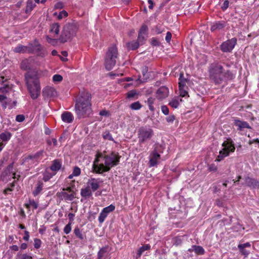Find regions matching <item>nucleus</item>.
I'll return each instance as SVG.
<instances>
[{
    "instance_id": "nucleus-1",
    "label": "nucleus",
    "mask_w": 259,
    "mask_h": 259,
    "mask_svg": "<svg viewBox=\"0 0 259 259\" xmlns=\"http://www.w3.org/2000/svg\"><path fill=\"white\" fill-rule=\"evenodd\" d=\"M120 157L115 151H112L108 154L97 153L93 164V172L101 174L109 171L111 167L119 164Z\"/></svg>"
},
{
    "instance_id": "nucleus-2",
    "label": "nucleus",
    "mask_w": 259,
    "mask_h": 259,
    "mask_svg": "<svg viewBox=\"0 0 259 259\" xmlns=\"http://www.w3.org/2000/svg\"><path fill=\"white\" fill-rule=\"evenodd\" d=\"M91 95L88 92L83 91L80 93L75 105V112L78 118H84L91 113Z\"/></svg>"
},
{
    "instance_id": "nucleus-3",
    "label": "nucleus",
    "mask_w": 259,
    "mask_h": 259,
    "mask_svg": "<svg viewBox=\"0 0 259 259\" xmlns=\"http://www.w3.org/2000/svg\"><path fill=\"white\" fill-rule=\"evenodd\" d=\"M27 89L33 100L37 99L40 94V85L37 76L30 73L25 75Z\"/></svg>"
},
{
    "instance_id": "nucleus-4",
    "label": "nucleus",
    "mask_w": 259,
    "mask_h": 259,
    "mask_svg": "<svg viewBox=\"0 0 259 259\" xmlns=\"http://www.w3.org/2000/svg\"><path fill=\"white\" fill-rule=\"evenodd\" d=\"M223 70V66L218 62H214L210 65L208 69L209 77L215 84L222 83Z\"/></svg>"
},
{
    "instance_id": "nucleus-5",
    "label": "nucleus",
    "mask_w": 259,
    "mask_h": 259,
    "mask_svg": "<svg viewBox=\"0 0 259 259\" xmlns=\"http://www.w3.org/2000/svg\"><path fill=\"white\" fill-rule=\"evenodd\" d=\"M76 191L75 181H71L69 185L63 188L61 192H58L57 195L61 200L72 201L76 197Z\"/></svg>"
},
{
    "instance_id": "nucleus-6",
    "label": "nucleus",
    "mask_w": 259,
    "mask_h": 259,
    "mask_svg": "<svg viewBox=\"0 0 259 259\" xmlns=\"http://www.w3.org/2000/svg\"><path fill=\"white\" fill-rule=\"evenodd\" d=\"M118 56V50L116 46L113 45L108 48L105 58V66L107 70H111L116 64Z\"/></svg>"
},
{
    "instance_id": "nucleus-7",
    "label": "nucleus",
    "mask_w": 259,
    "mask_h": 259,
    "mask_svg": "<svg viewBox=\"0 0 259 259\" xmlns=\"http://www.w3.org/2000/svg\"><path fill=\"white\" fill-rule=\"evenodd\" d=\"M222 146L223 148L220 151L219 155L216 159L217 161H221L225 157L228 156L230 153L234 152L235 150L234 143L230 138L224 141Z\"/></svg>"
},
{
    "instance_id": "nucleus-8",
    "label": "nucleus",
    "mask_w": 259,
    "mask_h": 259,
    "mask_svg": "<svg viewBox=\"0 0 259 259\" xmlns=\"http://www.w3.org/2000/svg\"><path fill=\"white\" fill-rule=\"evenodd\" d=\"M153 136V130L149 126L145 125L140 127L138 131L139 143L144 144L150 140Z\"/></svg>"
},
{
    "instance_id": "nucleus-9",
    "label": "nucleus",
    "mask_w": 259,
    "mask_h": 259,
    "mask_svg": "<svg viewBox=\"0 0 259 259\" xmlns=\"http://www.w3.org/2000/svg\"><path fill=\"white\" fill-rule=\"evenodd\" d=\"M30 47H32L33 52L30 54H35L37 56L45 57L47 54V51L45 49L39 42L37 39H35L32 42H30Z\"/></svg>"
},
{
    "instance_id": "nucleus-10",
    "label": "nucleus",
    "mask_w": 259,
    "mask_h": 259,
    "mask_svg": "<svg viewBox=\"0 0 259 259\" xmlns=\"http://www.w3.org/2000/svg\"><path fill=\"white\" fill-rule=\"evenodd\" d=\"M45 154V152L44 150H39L34 154L27 156L25 158V161L37 165L42 159Z\"/></svg>"
},
{
    "instance_id": "nucleus-11",
    "label": "nucleus",
    "mask_w": 259,
    "mask_h": 259,
    "mask_svg": "<svg viewBox=\"0 0 259 259\" xmlns=\"http://www.w3.org/2000/svg\"><path fill=\"white\" fill-rule=\"evenodd\" d=\"M237 38H232L224 41L220 46L221 50L224 53L231 52L237 44Z\"/></svg>"
},
{
    "instance_id": "nucleus-12",
    "label": "nucleus",
    "mask_w": 259,
    "mask_h": 259,
    "mask_svg": "<svg viewBox=\"0 0 259 259\" xmlns=\"http://www.w3.org/2000/svg\"><path fill=\"white\" fill-rule=\"evenodd\" d=\"M168 95V88L165 86H161L157 90L155 93V97L158 100L162 101L167 98Z\"/></svg>"
},
{
    "instance_id": "nucleus-13",
    "label": "nucleus",
    "mask_w": 259,
    "mask_h": 259,
    "mask_svg": "<svg viewBox=\"0 0 259 259\" xmlns=\"http://www.w3.org/2000/svg\"><path fill=\"white\" fill-rule=\"evenodd\" d=\"M161 156L156 148H154V150L151 152L149 156V165L150 167H154L156 166L158 163V160L160 159Z\"/></svg>"
},
{
    "instance_id": "nucleus-14",
    "label": "nucleus",
    "mask_w": 259,
    "mask_h": 259,
    "mask_svg": "<svg viewBox=\"0 0 259 259\" xmlns=\"http://www.w3.org/2000/svg\"><path fill=\"white\" fill-rule=\"evenodd\" d=\"M233 123L237 127V130L239 131H242L244 128H251V127L247 122L241 120L237 117H234L233 118Z\"/></svg>"
},
{
    "instance_id": "nucleus-15",
    "label": "nucleus",
    "mask_w": 259,
    "mask_h": 259,
    "mask_svg": "<svg viewBox=\"0 0 259 259\" xmlns=\"http://www.w3.org/2000/svg\"><path fill=\"white\" fill-rule=\"evenodd\" d=\"M102 182L100 179L91 178L87 183V185L92 191L94 192L99 188L100 184Z\"/></svg>"
},
{
    "instance_id": "nucleus-16",
    "label": "nucleus",
    "mask_w": 259,
    "mask_h": 259,
    "mask_svg": "<svg viewBox=\"0 0 259 259\" xmlns=\"http://www.w3.org/2000/svg\"><path fill=\"white\" fill-rule=\"evenodd\" d=\"M42 94L45 99H50L55 97L57 95V92L54 88L47 86L43 89Z\"/></svg>"
},
{
    "instance_id": "nucleus-17",
    "label": "nucleus",
    "mask_w": 259,
    "mask_h": 259,
    "mask_svg": "<svg viewBox=\"0 0 259 259\" xmlns=\"http://www.w3.org/2000/svg\"><path fill=\"white\" fill-rule=\"evenodd\" d=\"M13 51L14 52L18 53H28L30 54L33 52V50H32V47H30V43H29L28 46L19 45L15 47Z\"/></svg>"
},
{
    "instance_id": "nucleus-18",
    "label": "nucleus",
    "mask_w": 259,
    "mask_h": 259,
    "mask_svg": "<svg viewBox=\"0 0 259 259\" xmlns=\"http://www.w3.org/2000/svg\"><path fill=\"white\" fill-rule=\"evenodd\" d=\"M227 25V22L225 21H215L212 23L210 27V30L211 32L216 30H221L223 29Z\"/></svg>"
},
{
    "instance_id": "nucleus-19",
    "label": "nucleus",
    "mask_w": 259,
    "mask_h": 259,
    "mask_svg": "<svg viewBox=\"0 0 259 259\" xmlns=\"http://www.w3.org/2000/svg\"><path fill=\"white\" fill-rule=\"evenodd\" d=\"M98 259H110L109 249L108 247L101 248L98 253Z\"/></svg>"
},
{
    "instance_id": "nucleus-20",
    "label": "nucleus",
    "mask_w": 259,
    "mask_h": 259,
    "mask_svg": "<svg viewBox=\"0 0 259 259\" xmlns=\"http://www.w3.org/2000/svg\"><path fill=\"white\" fill-rule=\"evenodd\" d=\"M73 35H72V33H70L63 29V30L59 38V41L61 43H64L67 42V41L70 40Z\"/></svg>"
},
{
    "instance_id": "nucleus-21",
    "label": "nucleus",
    "mask_w": 259,
    "mask_h": 259,
    "mask_svg": "<svg viewBox=\"0 0 259 259\" xmlns=\"http://www.w3.org/2000/svg\"><path fill=\"white\" fill-rule=\"evenodd\" d=\"M245 181L246 185L249 187L253 188H259V181L253 178L247 177L245 178Z\"/></svg>"
},
{
    "instance_id": "nucleus-22",
    "label": "nucleus",
    "mask_w": 259,
    "mask_h": 259,
    "mask_svg": "<svg viewBox=\"0 0 259 259\" xmlns=\"http://www.w3.org/2000/svg\"><path fill=\"white\" fill-rule=\"evenodd\" d=\"M14 163L12 162L8 165L7 168L5 169L3 173V175L4 176H9L11 173H12L13 178L15 179H17L18 180L20 176L18 175L17 177L16 176V174L15 172H13L12 170L13 168Z\"/></svg>"
},
{
    "instance_id": "nucleus-23",
    "label": "nucleus",
    "mask_w": 259,
    "mask_h": 259,
    "mask_svg": "<svg viewBox=\"0 0 259 259\" xmlns=\"http://www.w3.org/2000/svg\"><path fill=\"white\" fill-rule=\"evenodd\" d=\"M62 160L60 159H56L52 161V164L50 166V169L53 171H58L62 167Z\"/></svg>"
},
{
    "instance_id": "nucleus-24",
    "label": "nucleus",
    "mask_w": 259,
    "mask_h": 259,
    "mask_svg": "<svg viewBox=\"0 0 259 259\" xmlns=\"http://www.w3.org/2000/svg\"><path fill=\"white\" fill-rule=\"evenodd\" d=\"M251 245L249 243L247 242L244 244H240L238 245V247L242 253V254L247 256L249 253V250H247L246 248H250Z\"/></svg>"
},
{
    "instance_id": "nucleus-25",
    "label": "nucleus",
    "mask_w": 259,
    "mask_h": 259,
    "mask_svg": "<svg viewBox=\"0 0 259 259\" xmlns=\"http://www.w3.org/2000/svg\"><path fill=\"white\" fill-rule=\"evenodd\" d=\"M61 118L64 122L69 123L72 122L74 117L71 112L65 111L62 114Z\"/></svg>"
},
{
    "instance_id": "nucleus-26",
    "label": "nucleus",
    "mask_w": 259,
    "mask_h": 259,
    "mask_svg": "<svg viewBox=\"0 0 259 259\" xmlns=\"http://www.w3.org/2000/svg\"><path fill=\"white\" fill-rule=\"evenodd\" d=\"M5 81L4 76H1L0 81L2 83V86L0 87V92L3 94L7 93L11 90V87L9 84L5 83Z\"/></svg>"
},
{
    "instance_id": "nucleus-27",
    "label": "nucleus",
    "mask_w": 259,
    "mask_h": 259,
    "mask_svg": "<svg viewBox=\"0 0 259 259\" xmlns=\"http://www.w3.org/2000/svg\"><path fill=\"white\" fill-rule=\"evenodd\" d=\"M222 82L224 81L231 80L235 78V75L230 70L223 71Z\"/></svg>"
},
{
    "instance_id": "nucleus-28",
    "label": "nucleus",
    "mask_w": 259,
    "mask_h": 259,
    "mask_svg": "<svg viewBox=\"0 0 259 259\" xmlns=\"http://www.w3.org/2000/svg\"><path fill=\"white\" fill-rule=\"evenodd\" d=\"M64 29L65 30H67L68 32H70V33L72 32V35L74 36L76 32L77 31V27L76 25L72 23H68L66 24L64 28Z\"/></svg>"
},
{
    "instance_id": "nucleus-29",
    "label": "nucleus",
    "mask_w": 259,
    "mask_h": 259,
    "mask_svg": "<svg viewBox=\"0 0 259 259\" xmlns=\"http://www.w3.org/2000/svg\"><path fill=\"white\" fill-rule=\"evenodd\" d=\"M35 7L36 5L32 0H28L26 2V6L25 10V13L27 14H30Z\"/></svg>"
},
{
    "instance_id": "nucleus-30",
    "label": "nucleus",
    "mask_w": 259,
    "mask_h": 259,
    "mask_svg": "<svg viewBox=\"0 0 259 259\" xmlns=\"http://www.w3.org/2000/svg\"><path fill=\"white\" fill-rule=\"evenodd\" d=\"M12 137V134L9 132H5L0 134V139L2 142L5 144L10 140Z\"/></svg>"
},
{
    "instance_id": "nucleus-31",
    "label": "nucleus",
    "mask_w": 259,
    "mask_h": 259,
    "mask_svg": "<svg viewBox=\"0 0 259 259\" xmlns=\"http://www.w3.org/2000/svg\"><path fill=\"white\" fill-rule=\"evenodd\" d=\"M92 191L89 188V187L87 186L85 188L81 189V196L84 198H89L92 196Z\"/></svg>"
},
{
    "instance_id": "nucleus-32",
    "label": "nucleus",
    "mask_w": 259,
    "mask_h": 259,
    "mask_svg": "<svg viewBox=\"0 0 259 259\" xmlns=\"http://www.w3.org/2000/svg\"><path fill=\"white\" fill-rule=\"evenodd\" d=\"M188 80L184 78L183 73H181L179 78V88H187Z\"/></svg>"
},
{
    "instance_id": "nucleus-33",
    "label": "nucleus",
    "mask_w": 259,
    "mask_h": 259,
    "mask_svg": "<svg viewBox=\"0 0 259 259\" xmlns=\"http://www.w3.org/2000/svg\"><path fill=\"white\" fill-rule=\"evenodd\" d=\"M190 251H194L196 254H203L204 253V249L200 246L193 245L189 249Z\"/></svg>"
},
{
    "instance_id": "nucleus-34",
    "label": "nucleus",
    "mask_w": 259,
    "mask_h": 259,
    "mask_svg": "<svg viewBox=\"0 0 259 259\" xmlns=\"http://www.w3.org/2000/svg\"><path fill=\"white\" fill-rule=\"evenodd\" d=\"M139 45L140 44L139 42L135 40L132 41L126 44V46L130 50H135L138 49Z\"/></svg>"
},
{
    "instance_id": "nucleus-35",
    "label": "nucleus",
    "mask_w": 259,
    "mask_h": 259,
    "mask_svg": "<svg viewBox=\"0 0 259 259\" xmlns=\"http://www.w3.org/2000/svg\"><path fill=\"white\" fill-rule=\"evenodd\" d=\"M26 208L29 210H34L37 208L38 204L33 200H29V202L25 204Z\"/></svg>"
},
{
    "instance_id": "nucleus-36",
    "label": "nucleus",
    "mask_w": 259,
    "mask_h": 259,
    "mask_svg": "<svg viewBox=\"0 0 259 259\" xmlns=\"http://www.w3.org/2000/svg\"><path fill=\"white\" fill-rule=\"evenodd\" d=\"M126 98L129 99H137L138 98V93L135 90L130 91L126 94Z\"/></svg>"
},
{
    "instance_id": "nucleus-37",
    "label": "nucleus",
    "mask_w": 259,
    "mask_h": 259,
    "mask_svg": "<svg viewBox=\"0 0 259 259\" xmlns=\"http://www.w3.org/2000/svg\"><path fill=\"white\" fill-rule=\"evenodd\" d=\"M155 101V98L153 97H149L148 98L147 101H146V103L148 106L149 110L152 111L154 112L155 111V108L153 106V104Z\"/></svg>"
},
{
    "instance_id": "nucleus-38",
    "label": "nucleus",
    "mask_w": 259,
    "mask_h": 259,
    "mask_svg": "<svg viewBox=\"0 0 259 259\" xmlns=\"http://www.w3.org/2000/svg\"><path fill=\"white\" fill-rule=\"evenodd\" d=\"M43 187V183L39 181L36 185V187H35L34 190L33 191V194L34 196H36L37 195H38L40 192L42 191Z\"/></svg>"
},
{
    "instance_id": "nucleus-39",
    "label": "nucleus",
    "mask_w": 259,
    "mask_h": 259,
    "mask_svg": "<svg viewBox=\"0 0 259 259\" xmlns=\"http://www.w3.org/2000/svg\"><path fill=\"white\" fill-rule=\"evenodd\" d=\"M51 32H54L56 35L59 34L60 32V25L58 23H55L51 26Z\"/></svg>"
},
{
    "instance_id": "nucleus-40",
    "label": "nucleus",
    "mask_w": 259,
    "mask_h": 259,
    "mask_svg": "<svg viewBox=\"0 0 259 259\" xmlns=\"http://www.w3.org/2000/svg\"><path fill=\"white\" fill-rule=\"evenodd\" d=\"M150 248V246L148 244H146L142 246L138 251L137 257H139L146 250H149Z\"/></svg>"
},
{
    "instance_id": "nucleus-41",
    "label": "nucleus",
    "mask_w": 259,
    "mask_h": 259,
    "mask_svg": "<svg viewBox=\"0 0 259 259\" xmlns=\"http://www.w3.org/2000/svg\"><path fill=\"white\" fill-rule=\"evenodd\" d=\"M142 105H141L139 101L134 102L132 103L130 106V108L134 110H140L142 108Z\"/></svg>"
},
{
    "instance_id": "nucleus-42",
    "label": "nucleus",
    "mask_w": 259,
    "mask_h": 259,
    "mask_svg": "<svg viewBox=\"0 0 259 259\" xmlns=\"http://www.w3.org/2000/svg\"><path fill=\"white\" fill-rule=\"evenodd\" d=\"M16 259H32V257L26 253H18Z\"/></svg>"
},
{
    "instance_id": "nucleus-43",
    "label": "nucleus",
    "mask_w": 259,
    "mask_h": 259,
    "mask_svg": "<svg viewBox=\"0 0 259 259\" xmlns=\"http://www.w3.org/2000/svg\"><path fill=\"white\" fill-rule=\"evenodd\" d=\"M56 175V172L52 174L51 172H46L44 174V177L42 180L45 182H47L49 181L53 176Z\"/></svg>"
},
{
    "instance_id": "nucleus-44",
    "label": "nucleus",
    "mask_w": 259,
    "mask_h": 259,
    "mask_svg": "<svg viewBox=\"0 0 259 259\" xmlns=\"http://www.w3.org/2000/svg\"><path fill=\"white\" fill-rule=\"evenodd\" d=\"M169 105L174 108H177L179 105V101L178 98H174L169 102Z\"/></svg>"
},
{
    "instance_id": "nucleus-45",
    "label": "nucleus",
    "mask_w": 259,
    "mask_h": 259,
    "mask_svg": "<svg viewBox=\"0 0 259 259\" xmlns=\"http://www.w3.org/2000/svg\"><path fill=\"white\" fill-rule=\"evenodd\" d=\"M21 68L24 70H27L30 68L28 61L27 60H23L20 64Z\"/></svg>"
},
{
    "instance_id": "nucleus-46",
    "label": "nucleus",
    "mask_w": 259,
    "mask_h": 259,
    "mask_svg": "<svg viewBox=\"0 0 259 259\" xmlns=\"http://www.w3.org/2000/svg\"><path fill=\"white\" fill-rule=\"evenodd\" d=\"M103 138L105 140H108L111 141H114L112 135L108 131H106L103 133Z\"/></svg>"
},
{
    "instance_id": "nucleus-47",
    "label": "nucleus",
    "mask_w": 259,
    "mask_h": 259,
    "mask_svg": "<svg viewBox=\"0 0 259 259\" xmlns=\"http://www.w3.org/2000/svg\"><path fill=\"white\" fill-rule=\"evenodd\" d=\"M74 233L76 236L79 239L82 240L83 239V235L81 233L80 229L78 227H76L74 230Z\"/></svg>"
},
{
    "instance_id": "nucleus-48",
    "label": "nucleus",
    "mask_w": 259,
    "mask_h": 259,
    "mask_svg": "<svg viewBox=\"0 0 259 259\" xmlns=\"http://www.w3.org/2000/svg\"><path fill=\"white\" fill-rule=\"evenodd\" d=\"M108 212L109 211H102L101 212L99 217V221L101 223H102L105 221V219L108 215Z\"/></svg>"
},
{
    "instance_id": "nucleus-49",
    "label": "nucleus",
    "mask_w": 259,
    "mask_h": 259,
    "mask_svg": "<svg viewBox=\"0 0 259 259\" xmlns=\"http://www.w3.org/2000/svg\"><path fill=\"white\" fill-rule=\"evenodd\" d=\"M188 88H179L180 96L182 97H185L189 96L188 91H187Z\"/></svg>"
},
{
    "instance_id": "nucleus-50",
    "label": "nucleus",
    "mask_w": 259,
    "mask_h": 259,
    "mask_svg": "<svg viewBox=\"0 0 259 259\" xmlns=\"http://www.w3.org/2000/svg\"><path fill=\"white\" fill-rule=\"evenodd\" d=\"M147 31H148L147 26L145 24H143L142 25V26L139 31V34L146 35L147 34Z\"/></svg>"
},
{
    "instance_id": "nucleus-51",
    "label": "nucleus",
    "mask_w": 259,
    "mask_h": 259,
    "mask_svg": "<svg viewBox=\"0 0 259 259\" xmlns=\"http://www.w3.org/2000/svg\"><path fill=\"white\" fill-rule=\"evenodd\" d=\"M164 31V28L161 25H157L155 27V32L157 34H160Z\"/></svg>"
},
{
    "instance_id": "nucleus-52",
    "label": "nucleus",
    "mask_w": 259,
    "mask_h": 259,
    "mask_svg": "<svg viewBox=\"0 0 259 259\" xmlns=\"http://www.w3.org/2000/svg\"><path fill=\"white\" fill-rule=\"evenodd\" d=\"M58 40H59V39L52 38L50 37L49 36H47V42L48 43L52 45L53 46L56 45Z\"/></svg>"
},
{
    "instance_id": "nucleus-53",
    "label": "nucleus",
    "mask_w": 259,
    "mask_h": 259,
    "mask_svg": "<svg viewBox=\"0 0 259 259\" xmlns=\"http://www.w3.org/2000/svg\"><path fill=\"white\" fill-rule=\"evenodd\" d=\"M71 225L72 223L69 222L68 224L65 226L63 231L66 234H68L71 232L72 229Z\"/></svg>"
},
{
    "instance_id": "nucleus-54",
    "label": "nucleus",
    "mask_w": 259,
    "mask_h": 259,
    "mask_svg": "<svg viewBox=\"0 0 259 259\" xmlns=\"http://www.w3.org/2000/svg\"><path fill=\"white\" fill-rule=\"evenodd\" d=\"M63 80V77L60 74H55L53 76L54 82H61Z\"/></svg>"
},
{
    "instance_id": "nucleus-55",
    "label": "nucleus",
    "mask_w": 259,
    "mask_h": 259,
    "mask_svg": "<svg viewBox=\"0 0 259 259\" xmlns=\"http://www.w3.org/2000/svg\"><path fill=\"white\" fill-rule=\"evenodd\" d=\"M80 169L78 166H75L73 168L72 175L75 177H77L80 175Z\"/></svg>"
},
{
    "instance_id": "nucleus-56",
    "label": "nucleus",
    "mask_w": 259,
    "mask_h": 259,
    "mask_svg": "<svg viewBox=\"0 0 259 259\" xmlns=\"http://www.w3.org/2000/svg\"><path fill=\"white\" fill-rule=\"evenodd\" d=\"M151 44L153 46L157 47L160 45V42L156 38L152 37L151 41Z\"/></svg>"
},
{
    "instance_id": "nucleus-57",
    "label": "nucleus",
    "mask_w": 259,
    "mask_h": 259,
    "mask_svg": "<svg viewBox=\"0 0 259 259\" xmlns=\"http://www.w3.org/2000/svg\"><path fill=\"white\" fill-rule=\"evenodd\" d=\"M68 16V13L66 11L63 10L60 12L58 16L59 19H61L63 17H66Z\"/></svg>"
},
{
    "instance_id": "nucleus-58",
    "label": "nucleus",
    "mask_w": 259,
    "mask_h": 259,
    "mask_svg": "<svg viewBox=\"0 0 259 259\" xmlns=\"http://www.w3.org/2000/svg\"><path fill=\"white\" fill-rule=\"evenodd\" d=\"M161 111L165 115H168L169 113V109L168 107L165 105L161 106Z\"/></svg>"
},
{
    "instance_id": "nucleus-59",
    "label": "nucleus",
    "mask_w": 259,
    "mask_h": 259,
    "mask_svg": "<svg viewBox=\"0 0 259 259\" xmlns=\"http://www.w3.org/2000/svg\"><path fill=\"white\" fill-rule=\"evenodd\" d=\"M229 2L228 0H226L224 2L222 6H221V8L223 11H225L229 7Z\"/></svg>"
},
{
    "instance_id": "nucleus-60",
    "label": "nucleus",
    "mask_w": 259,
    "mask_h": 259,
    "mask_svg": "<svg viewBox=\"0 0 259 259\" xmlns=\"http://www.w3.org/2000/svg\"><path fill=\"white\" fill-rule=\"evenodd\" d=\"M175 120V116L174 115H170L166 117V120L168 123H172Z\"/></svg>"
},
{
    "instance_id": "nucleus-61",
    "label": "nucleus",
    "mask_w": 259,
    "mask_h": 259,
    "mask_svg": "<svg viewBox=\"0 0 259 259\" xmlns=\"http://www.w3.org/2000/svg\"><path fill=\"white\" fill-rule=\"evenodd\" d=\"M41 242L40 240L38 239H35L34 240V246L35 248H39L40 247Z\"/></svg>"
},
{
    "instance_id": "nucleus-62",
    "label": "nucleus",
    "mask_w": 259,
    "mask_h": 259,
    "mask_svg": "<svg viewBox=\"0 0 259 259\" xmlns=\"http://www.w3.org/2000/svg\"><path fill=\"white\" fill-rule=\"evenodd\" d=\"M25 117L22 114L17 115L16 117V120L19 122L23 121Z\"/></svg>"
},
{
    "instance_id": "nucleus-63",
    "label": "nucleus",
    "mask_w": 259,
    "mask_h": 259,
    "mask_svg": "<svg viewBox=\"0 0 259 259\" xmlns=\"http://www.w3.org/2000/svg\"><path fill=\"white\" fill-rule=\"evenodd\" d=\"M145 39L144 35L138 33V39H137V41L139 42V44H140V42H141V44H142L144 42V41L145 40Z\"/></svg>"
},
{
    "instance_id": "nucleus-64",
    "label": "nucleus",
    "mask_w": 259,
    "mask_h": 259,
    "mask_svg": "<svg viewBox=\"0 0 259 259\" xmlns=\"http://www.w3.org/2000/svg\"><path fill=\"white\" fill-rule=\"evenodd\" d=\"M171 36H172V35H171V32L169 31L167 32L165 39L167 43H169V44L170 43L171 38Z\"/></svg>"
}]
</instances>
